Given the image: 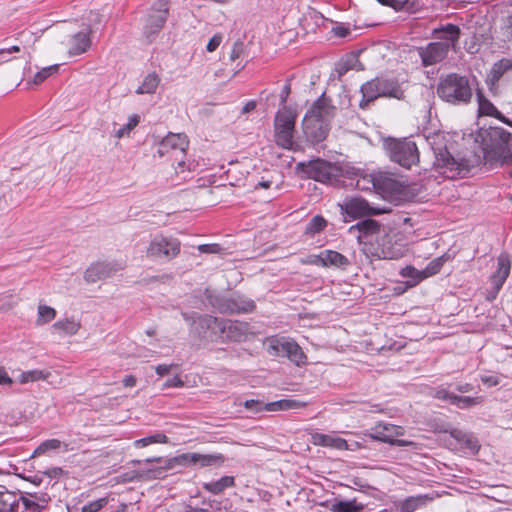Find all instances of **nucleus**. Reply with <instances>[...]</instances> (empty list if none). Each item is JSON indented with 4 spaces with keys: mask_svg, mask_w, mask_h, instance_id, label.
<instances>
[{
    "mask_svg": "<svg viewBox=\"0 0 512 512\" xmlns=\"http://www.w3.org/2000/svg\"><path fill=\"white\" fill-rule=\"evenodd\" d=\"M157 461L161 465L151 468H142L140 474L150 479H159L165 476L168 470L176 466L198 465L200 467L212 466L224 461L221 454L183 453L170 459L163 460L161 457L147 459V463Z\"/></svg>",
    "mask_w": 512,
    "mask_h": 512,
    "instance_id": "1",
    "label": "nucleus"
},
{
    "mask_svg": "<svg viewBox=\"0 0 512 512\" xmlns=\"http://www.w3.org/2000/svg\"><path fill=\"white\" fill-rule=\"evenodd\" d=\"M194 324L210 331L215 337L236 342L245 340L250 334V326L246 322L218 319L210 315L199 316Z\"/></svg>",
    "mask_w": 512,
    "mask_h": 512,
    "instance_id": "2",
    "label": "nucleus"
},
{
    "mask_svg": "<svg viewBox=\"0 0 512 512\" xmlns=\"http://www.w3.org/2000/svg\"><path fill=\"white\" fill-rule=\"evenodd\" d=\"M429 144L434 152L435 161L433 170L446 179H454L465 170V165L451 156L446 146V135L443 132L436 133L429 138Z\"/></svg>",
    "mask_w": 512,
    "mask_h": 512,
    "instance_id": "3",
    "label": "nucleus"
},
{
    "mask_svg": "<svg viewBox=\"0 0 512 512\" xmlns=\"http://www.w3.org/2000/svg\"><path fill=\"white\" fill-rule=\"evenodd\" d=\"M437 94L447 103L463 104L470 101L472 89L465 76L452 73L440 78Z\"/></svg>",
    "mask_w": 512,
    "mask_h": 512,
    "instance_id": "4",
    "label": "nucleus"
},
{
    "mask_svg": "<svg viewBox=\"0 0 512 512\" xmlns=\"http://www.w3.org/2000/svg\"><path fill=\"white\" fill-rule=\"evenodd\" d=\"M362 99L359 106L365 109L368 104L377 98L388 97L401 99L403 90L397 80L385 77H377L367 81L361 86Z\"/></svg>",
    "mask_w": 512,
    "mask_h": 512,
    "instance_id": "5",
    "label": "nucleus"
},
{
    "mask_svg": "<svg viewBox=\"0 0 512 512\" xmlns=\"http://www.w3.org/2000/svg\"><path fill=\"white\" fill-rule=\"evenodd\" d=\"M296 118V113L285 105L276 113L274 120V136L278 146L287 150L297 149L298 145L294 142Z\"/></svg>",
    "mask_w": 512,
    "mask_h": 512,
    "instance_id": "6",
    "label": "nucleus"
},
{
    "mask_svg": "<svg viewBox=\"0 0 512 512\" xmlns=\"http://www.w3.org/2000/svg\"><path fill=\"white\" fill-rule=\"evenodd\" d=\"M266 349L270 355L287 357L297 366L306 363V355L302 348L290 338L270 337L266 340Z\"/></svg>",
    "mask_w": 512,
    "mask_h": 512,
    "instance_id": "7",
    "label": "nucleus"
},
{
    "mask_svg": "<svg viewBox=\"0 0 512 512\" xmlns=\"http://www.w3.org/2000/svg\"><path fill=\"white\" fill-rule=\"evenodd\" d=\"M297 170L304 176L322 183L330 182L340 175L337 165L319 158L298 163Z\"/></svg>",
    "mask_w": 512,
    "mask_h": 512,
    "instance_id": "8",
    "label": "nucleus"
},
{
    "mask_svg": "<svg viewBox=\"0 0 512 512\" xmlns=\"http://www.w3.org/2000/svg\"><path fill=\"white\" fill-rule=\"evenodd\" d=\"M387 150L392 161L405 168H411L419 162V151L414 141L410 139L391 140Z\"/></svg>",
    "mask_w": 512,
    "mask_h": 512,
    "instance_id": "9",
    "label": "nucleus"
},
{
    "mask_svg": "<svg viewBox=\"0 0 512 512\" xmlns=\"http://www.w3.org/2000/svg\"><path fill=\"white\" fill-rule=\"evenodd\" d=\"M404 434L405 430L401 426H397L391 423L379 422L370 429L367 435L373 440L391 445L401 447H415L416 443L413 441L397 439Z\"/></svg>",
    "mask_w": 512,
    "mask_h": 512,
    "instance_id": "10",
    "label": "nucleus"
},
{
    "mask_svg": "<svg viewBox=\"0 0 512 512\" xmlns=\"http://www.w3.org/2000/svg\"><path fill=\"white\" fill-rule=\"evenodd\" d=\"M181 249V243L173 237L156 235L150 242L146 254L150 258L171 260L175 258Z\"/></svg>",
    "mask_w": 512,
    "mask_h": 512,
    "instance_id": "11",
    "label": "nucleus"
},
{
    "mask_svg": "<svg viewBox=\"0 0 512 512\" xmlns=\"http://www.w3.org/2000/svg\"><path fill=\"white\" fill-rule=\"evenodd\" d=\"M189 147V140L183 133H169L158 144L157 154L164 157L171 154L174 156H185Z\"/></svg>",
    "mask_w": 512,
    "mask_h": 512,
    "instance_id": "12",
    "label": "nucleus"
},
{
    "mask_svg": "<svg viewBox=\"0 0 512 512\" xmlns=\"http://www.w3.org/2000/svg\"><path fill=\"white\" fill-rule=\"evenodd\" d=\"M168 17L167 2L160 0L152 8L144 24V35L151 41L163 28Z\"/></svg>",
    "mask_w": 512,
    "mask_h": 512,
    "instance_id": "13",
    "label": "nucleus"
},
{
    "mask_svg": "<svg viewBox=\"0 0 512 512\" xmlns=\"http://www.w3.org/2000/svg\"><path fill=\"white\" fill-rule=\"evenodd\" d=\"M124 265L117 261H98L92 263L84 273L87 283H95L115 275L121 271Z\"/></svg>",
    "mask_w": 512,
    "mask_h": 512,
    "instance_id": "14",
    "label": "nucleus"
},
{
    "mask_svg": "<svg viewBox=\"0 0 512 512\" xmlns=\"http://www.w3.org/2000/svg\"><path fill=\"white\" fill-rule=\"evenodd\" d=\"M510 269L511 260L509 255L506 253L500 254L497 258V269L490 276L492 290L488 292V295L486 297L487 300L492 301L497 297L499 291L501 290L502 286L504 285L506 279L510 274Z\"/></svg>",
    "mask_w": 512,
    "mask_h": 512,
    "instance_id": "15",
    "label": "nucleus"
},
{
    "mask_svg": "<svg viewBox=\"0 0 512 512\" xmlns=\"http://www.w3.org/2000/svg\"><path fill=\"white\" fill-rule=\"evenodd\" d=\"M302 127L307 141L317 144L327 137L330 126L319 122L313 116H304Z\"/></svg>",
    "mask_w": 512,
    "mask_h": 512,
    "instance_id": "16",
    "label": "nucleus"
},
{
    "mask_svg": "<svg viewBox=\"0 0 512 512\" xmlns=\"http://www.w3.org/2000/svg\"><path fill=\"white\" fill-rule=\"evenodd\" d=\"M449 51L447 44L435 41L425 47L419 48V56L424 66H431L441 62Z\"/></svg>",
    "mask_w": 512,
    "mask_h": 512,
    "instance_id": "17",
    "label": "nucleus"
},
{
    "mask_svg": "<svg viewBox=\"0 0 512 512\" xmlns=\"http://www.w3.org/2000/svg\"><path fill=\"white\" fill-rule=\"evenodd\" d=\"M334 113L335 107L331 104V100L323 94L313 103L305 116H313L319 122L329 125Z\"/></svg>",
    "mask_w": 512,
    "mask_h": 512,
    "instance_id": "18",
    "label": "nucleus"
},
{
    "mask_svg": "<svg viewBox=\"0 0 512 512\" xmlns=\"http://www.w3.org/2000/svg\"><path fill=\"white\" fill-rule=\"evenodd\" d=\"M433 35L437 42L447 44L448 50L455 49L460 37V28L450 23L441 25L433 30Z\"/></svg>",
    "mask_w": 512,
    "mask_h": 512,
    "instance_id": "19",
    "label": "nucleus"
},
{
    "mask_svg": "<svg viewBox=\"0 0 512 512\" xmlns=\"http://www.w3.org/2000/svg\"><path fill=\"white\" fill-rule=\"evenodd\" d=\"M341 209L352 218H359L377 212L370 207L369 203L363 198H351L344 202Z\"/></svg>",
    "mask_w": 512,
    "mask_h": 512,
    "instance_id": "20",
    "label": "nucleus"
},
{
    "mask_svg": "<svg viewBox=\"0 0 512 512\" xmlns=\"http://www.w3.org/2000/svg\"><path fill=\"white\" fill-rule=\"evenodd\" d=\"M373 186L390 198H398L403 191V185L399 181L383 175L373 179Z\"/></svg>",
    "mask_w": 512,
    "mask_h": 512,
    "instance_id": "21",
    "label": "nucleus"
},
{
    "mask_svg": "<svg viewBox=\"0 0 512 512\" xmlns=\"http://www.w3.org/2000/svg\"><path fill=\"white\" fill-rule=\"evenodd\" d=\"M358 231L357 238L360 242L371 243L373 237L380 232V225L373 219H366L350 227V232Z\"/></svg>",
    "mask_w": 512,
    "mask_h": 512,
    "instance_id": "22",
    "label": "nucleus"
},
{
    "mask_svg": "<svg viewBox=\"0 0 512 512\" xmlns=\"http://www.w3.org/2000/svg\"><path fill=\"white\" fill-rule=\"evenodd\" d=\"M450 435L465 452L472 455L478 453L480 444L478 439L472 433L464 432L459 429H452Z\"/></svg>",
    "mask_w": 512,
    "mask_h": 512,
    "instance_id": "23",
    "label": "nucleus"
},
{
    "mask_svg": "<svg viewBox=\"0 0 512 512\" xmlns=\"http://www.w3.org/2000/svg\"><path fill=\"white\" fill-rule=\"evenodd\" d=\"M315 265L334 266L338 268H345L349 265V260L346 256L333 250H324L319 255L315 256L312 261Z\"/></svg>",
    "mask_w": 512,
    "mask_h": 512,
    "instance_id": "24",
    "label": "nucleus"
},
{
    "mask_svg": "<svg viewBox=\"0 0 512 512\" xmlns=\"http://www.w3.org/2000/svg\"><path fill=\"white\" fill-rule=\"evenodd\" d=\"M91 30L87 28L72 35L68 42V52L70 55H80L85 53L91 46Z\"/></svg>",
    "mask_w": 512,
    "mask_h": 512,
    "instance_id": "25",
    "label": "nucleus"
},
{
    "mask_svg": "<svg viewBox=\"0 0 512 512\" xmlns=\"http://www.w3.org/2000/svg\"><path fill=\"white\" fill-rule=\"evenodd\" d=\"M311 441L314 445L328 447L336 450L343 451L347 448V440L331 433H313Z\"/></svg>",
    "mask_w": 512,
    "mask_h": 512,
    "instance_id": "26",
    "label": "nucleus"
},
{
    "mask_svg": "<svg viewBox=\"0 0 512 512\" xmlns=\"http://www.w3.org/2000/svg\"><path fill=\"white\" fill-rule=\"evenodd\" d=\"M478 112L480 115L491 116L499 119L503 123L512 126L511 122L505 118L498 109L481 92L477 93Z\"/></svg>",
    "mask_w": 512,
    "mask_h": 512,
    "instance_id": "27",
    "label": "nucleus"
},
{
    "mask_svg": "<svg viewBox=\"0 0 512 512\" xmlns=\"http://www.w3.org/2000/svg\"><path fill=\"white\" fill-rule=\"evenodd\" d=\"M331 512H363L365 505L355 498L350 500L334 499L326 504Z\"/></svg>",
    "mask_w": 512,
    "mask_h": 512,
    "instance_id": "28",
    "label": "nucleus"
},
{
    "mask_svg": "<svg viewBox=\"0 0 512 512\" xmlns=\"http://www.w3.org/2000/svg\"><path fill=\"white\" fill-rule=\"evenodd\" d=\"M81 327L80 322L74 319H64L55 322L52 325L53 333L60 337L75 335Z\"/></svg>",
    "mask_w": 512,
    "mask_h": 512,
    "instance_id": "29",
    "label": "nucleus"
},
{
    "mask_svg": "<svg viewBox=\"0 0 512 512\" xmlns=\"http://www.w3.org/2000/svg\"><path fill=\"white\" fill-rule=\"evenodd\" d=\"M49 498L45 494H28L21 497L22 505L26 511L41 512L47 505Z\"/></svg>",
    "mask_w": 512,
    "mask_h": 512,
    "instance_id": "30",
    "label": "nucleus"
},
{
    "mask_svg": "<svg viewBox=\"0 0 512 512\" xmlns=\"http://www.w3.org/2000/svg\"><path fill=\"white\" fill-rule=\"evenodd\" d=\"M234 485H235L234 477L223 476L222 478H220L216 481L203 483V488L206 491L217 495V494L222 493L225 489L233 487Z\"/></svg>",
    "mask_w": 512,
    "mask_h": 512,
    "instance_id": "31",
    "label": "nucleus"
},
{
    "mask_svg": "<svg viewBox=\"0 0 512 512\" xmlns=\"http://www.w3.org/2000/svg\"><path fill=\"white\" fill-rule=\"evenodd\" d=\"M430 500L432 498L427 494L408 497L400 505L399 512H414L418 508L425 506Z\"/></svg>",
    "mask_w": 512,
    "mask_h": 512,
    "instance_id": "32",
    "label": "nucleus"
},
{
    "mask_svg": "<svg viewBox=\"0 0 512 512\" xmlns=\"http://www.w3.org/2000/svg\"><path fill=\"white\" fill-rule=\"evenodd\" d=\"M305 404L293 399H281L274 402H269L264 405L265 411H286L291 409H298Z\"/></svg>",
    "mask_w": 512,
    "mask_h": 512,
    "instance_id": "33",
    "label": "nucleus"
},
{
    "mask_svg": "<svg viewBox=\"0 0 512 512\" xmlns=\"http://www.w3.org/2000/svg\"><path fill=\"white\" fill-rule=\"evenodd\" d=\"M512 69V60L502 59L495 63L490 71L489 80L491 84H495L509 70Z\"/></svg>",
    "mask_w": 512,
    "mask_h": 512,
    "instance_id": "34",
    "label": "nucleus"
},
{
    "mask_svg": "<svg viewBox=\"0 0 512 512\" xmlns=\"http://www.w3.org/2000/svg\"><path fill=\"white\" fill-rule=\"evenodd\" d=\"M488 135L498 150H504L511 138V134L503 128H494Z\"/></svg>",
    "mask_w": 512,
    "mask_h": 512,
    "instance_id": "35",
    "label": "nucleus"
},
{
    "mask_svg": "<svg viewBox=\"0 0 512 512\" xmlns=\"http://www.w3.org/2000/svg\"><path fill=\"white\" fill-rule=\"evenodd\" d=\"M483 400L484 398L482 396L471 397L455 395V397H453V405L459 409H469L481 404Z\"/></svg>",
    "mask_w": 512,
    "mask_h": 512,
    "instance_id": "36",
    "label": "nucleus"
},
{
    "mask_svg": "<svg viewBox=\"0 0 512 512\" xmlns=\"http://www.w3.org/2000/svg\"><path fill=\"white\" fill-rule=\"evenodd\" d=\"M159 78L155 73L148 74L142 84L138 87V94H151L154 93L158 87Z\"/></svg>",
    "mask_w": 512,
    "mask_h": 512,
    "instance_id": "37",
    "label": "nucleus"
},
{
    "mask_svg": "<svg viewBox=\"0 0 512 512\" xmlns=\"http://www.w3.org/2000/svg\"><path fill=\"white\" fill-rule=\"evenodd\" d=\"M447 260V257L445 255H442L440 257H437L433 259L426 267L425 269L421 270L422 278H428L430 276H433L437 274L440 269L442 268L443 264Z\"/></svg>",
    "mask_w": 512,
    "mask_h": 512,
    "instance_id": "38",
    "label": "nucleus"
},
{
    "mask_svg": "<svg viewBox=\"0 0 512 512\" xmlns=\"http://www.w3.org/2000/svg\"><path fill=\"white\" fill-rule=\"evenodd\" d=\"M58 71H59L58 64L44 67L33 76L31 82L35 85H39V84L43 83L45 80H47L49 77L57 74Z\"/></svg>",
    "mask_w": 512,
    "mask_h": 512,
    "instance_id": "39",
    "label": "nucleus"
},
{
    "mask_svg": "<svg viewBox=\"0 0 512 512\" xmlns=\"http://www.w3.org/2000/svg\"><path fill=\"white\" fill-rule=\"evenodd\" d=\"M327 226V221L320 215L314 216L310 222L307 224L305 229V234L307 235H315L321 231H323Z\"/></svg>",
    "mask_w": 512,
    "mask_h": 512,
    "instance_id": "40",
    "label": "nucleus"
},
{
    "mask_svg": "<svg viewBox=\"0 0 512 512\" xmlns=\"http://www.w3.org/2000/svg\"><path fill=\"white\" fill-rule=\"evenodd\" d=\"M168 442V437L163 433H156L141 439H138L134 442V446L137 448L146 447L148 445L154 443H162L165 444Z\"/></svg>",
    "mask_w": 512,
    "mask_h": 512,
    "instance_id": "41",
    "label": "nucleus"
},
{
    "mask_svg": "<svg viewBox=\"0 0 512 512\" xmlns=\"http://www.w3.org/2000/svg\"><path fill=\"white\" fill-rule=\"evenodd\" d=\"M56 316V311L54 308L47 305H39L38 307V317L36 320L37 325H43L52 321Z\"/></svg>",
    "mask_w": 512,
    "mask_h": 512,
    "instance_id": "42",
    "label": "nucleus"
},
{
    "mask_svg": "<svg viewBox=\"0 0 512 512\" xmlns=\"http://www.w3.org/2000/svg\"><path fill=\"white\" fill-rule=\"evenodd\" d=\"M405 253V249L402 246H392L389 243L383 244L381 249L382 257L385 259H399Z\"/></svg>",
    "mask_w": 512,
    "mask_h": 512,
    "instance_id": "43",
    "label": "nucleus"
},
{
    "mask_svg": "<svg viewBox=\"0 0 512 512\" xmlns=\"http://www.w3.org/2000/svg\"><path fill=\"white\" fill-rule=\"evenodd\" d=\"M47 376H48V373H45L42 370L25 371V372L20 374L19 382L21 384H26V383L38 381V380H41V379H46Z\"/></svg>",
    "mask_w": 512,
    "mask_h": 512,
    "instance_id": "44",
    "label": "nucleus"
},
{
    "mask_svg": "<svg viewBox=\"0 0 512 512\" xmlns=\"http://www.w3.org/2000/svg\"><path fill=\"white\" fill-rule=\"evenodd\" d=\"M254 307H255V305L252 300L239 296V297H236L235 299H233V307L231 308V310L233 312H237V313L249 312V311H252L254 309Z\"/></svg>",
    "mask_w": 512,
    "mask_h": 512,
    "instance_id": "45",
    "label": "nucleus"
},
{
    "mask_svg": "<svg viewBox=\"0 0 512 512\" xmlns=\"http://www.w3.org/2000/svg\"><path fill=\"white\" fill-rule=\"evenodd\" d=\"M139 123V116L133 115L128 119L127 124L120 127L115 131L114 136L118 139H121L125 135L129 134L131 130H133L137 124Z\"/></svg>",
    "mask_w": 512,
    "mask_h": 512,
    "instance_id": "46",
    "label": "nucleus"
},
{
    "mask_svg": "<svg viewBox=\"0 0 512 512\" xmlns=\"http://www.w3.org/2000/svg\"><path fill=\"white\" fill-rule=\"evenodd\" d=\"M109 502L108 497L99 498L83 505L80 510L81 512H99Z\"/></svg>",
    "mask_w": 512,
    "mask_h": 512,
    "instance_id": "47",
    "label": "nucleus"
},
{
    "mask_svg": "<svg viewBox=\"0 0 512 512\" xmlns=\"http://www.w3.org/2000/svg\"><path fill=\"white\" fill-rule=\"evenodd\" d=\"M400 274L403 277L412 278L413 279L412 285H416L420 281L425 279V278H422L421 270H417L413 266H406V267L402 268Z\"/></svg>",
    "mask_w": 512,
    "mask_h": 512,
    "instance_id": "48",
    "label": "nucleus"
},
{
    "mask_svg": "<svg viewBox=\"0 0 512 512\" xmlns=\"http://www.w3.org/2000/svg\"><path fill=\"white\" fill-rule=\"evenodd\" d=\"M61 442L58 439H49L42 442L35 450V454H43L48 450H56L60 448Z\"/></svg>",
    "mask_w": 512,
    "mask_h": 512,
    "instance_id": "49",
    "label": "nucleus"
},
{
    "mask_svg": "<svg viewBox=\"0 0 512 512\" xmlns=\"http://www.w3.org/2000/svg\"><path fill=\"white\" fill-rule=\"evenodd\" d=\"M456 394L453 392H450L447 388L439 387L435 389L433 392V396L439 400L448 401L450 404L453 405V397H455Z\"/></svg>",
    "mask_w": 512,
    "mask_h": 512,
    "instance_id": "50",
    "label": "nucleus"
},
{
    "mask_svg": "<svg viewBox=\"0 0 512 512\" xmlns=\"http://www.w3.org/2000/svg\"><path fill=\"white\" fill-rule=\"evenodd\" d=\"M264 405L265 404H263L262 402H260L258 400H254V399L246 400L244 402V407L246 409L252 410L254 412H260V411L265 410Z\"/></svg>",
    "mask_w": 512,
    "mask_h": 512,
    "instance_id": "51",
    "label": "nucleus"
},
{
    "mask_svg": "<svg viewBox=\"0 0 512 512\" xmlns=\"http://www.w3.org/2000/svg\"><path fill=\"white\" fill-rule=\"evenodd\" d=\"M222 42V35L215 34L207 43L206 49L208 52L215 51Z\"/></svg>",
    "mask_w": 512,
    "mask_h": 512,
    "instance_id": "52",
    "label": "nucleus"
},
{
    "mask_svg": "<svg viewBox=\"0 0 512 512\" xmlns=\"http://www.w3.org/2000/svg\"><path fill=\"white\" fill-rule=\"evenodd\" d=\"M174 159L177 162L176 166L174 167L175 172L177 174L183 173L186 170H190V163H187L183 158H179V156H177V159H176V156H174Z\"/></svg>",
    "mask_w": 512,
    "mask_h": 512,
    "instance_id": "53",
    "label": "nucleus"
},
{
    "mask_svg": "<svg viewBox=\"0 0 512 512\" xmlns=\"http://www.w3.org/2000/svg\"><path fill=\"white\" fill-rule=\"evenodd\" d=\"M482 383L488 387L497 386L499 384V378L494 375H481Z\"/></svg>",
    "mask_w": 512,
    "mask_h": 512,
    "instance_id": "54",
    "label": "nucleus"
},
{
    "mask_svg": "<svg viewBox=\"0 0 512 512\" xmlns=\"http://www.w3.org/2000/svg\"><path fill=\"white\" fill-rule=\"evenodd\" d=\"M198 250L202 253H217L220 247L217 244H203L198 247Z\"/></svg>",
    "mask_w": 512,
    "mask_h": 512,
    "instance_id": "55",
    "label": "nucleus"
},
{
    "mask_svg": "<svg viewBox=\"0 0 512 512\" xmlns=\"http://www.w3.org/2000/svg\"><path fill=\"white\" fill-rule=\"evenodd\" d=\"M242 47H243L242 42L234 43L232 51L230 53L231 60H235V59L239 58L240 54L242 53Z\"/></svg>",
    "mask_w": 512,
    "mask_h": 512,
    "instance_id": "56",
    "label": "nucleus"
},
{
    "mask_svg": "<svg viewBox=\"0 0 512 512\" xmlns=\"http://www.w3.org/2000/svg\"><path fill=\"white\" fill-rule=\"evenodd\" d=\"M12 382L7 371L3 367H0V385H10Z\"/></svg>",
    "mask_w": 512,
    "mask_h": 512,
    "instance_id": "57",
    "label": "nucleus"
},
{
    "mask_svg": "<svg viewBox=\"0 0 512 512\" xmlns=\"http://www.w3.org/2000/svg\"><path fill=\"white\" fill-rule=\"evenodd\" d=\"M0 512H14V507L0 496Z\"/></svg>",
    "mask_w": 512,
    "mask_h": 512,
    "instance_id": "58",
    "label": "nucleus"
},
{
    "mask_svg": "<svg viewBox=\"0 0 512 512\" xmlns=\"http://www.w3.org/2000/svg\"><path fill=\"white\" fill-rule=\"evenodd\" d=\"M165 387H181L183 386V382L178 377H173L171 379H168L165 384Z\"/></svg>",
    "mask_w": 512,
    "mask_h": 512,
    "instance_id": "59",
    "label": "nucleus"
},
{
    "mask_svg": "<svg viewBox=\"0 0 512 512\" xmlns=\"http://www.w3.org/2000/svg\"><path fill=\"white\" fill-rule=\"evenodd\" d=\"M171 365L161 364L156 367V373L160 376H164L169 373Z\"/></svg>",
    "mask_w": 512,
    "mask_h": 512,
    "instance_id": "60",
    "label": "nucleus"
},
{
    "mask_svg": "<svg viewBox=\"0 0 512 512\" xmlns=\"http://www.w3.org/2000/svg\"><path fill=\"white\" fill-rule=\"evenodd\" d=\"M20 50L21 49L18 45H14L9 48H2V49H0V56H4L6 54H11V53H17V52H20Z\"/></svg>",
    "mask_w": 512,
    "mask_h": 512,
    "instance_id": "61",
    "label": "nucleus"
},
{
    "mask_svg": "<svg viewBox=\"0 0 512 512\" xmlns=\"http://www.w3.org/2000/svg\"><path fill=\"white\" fill-rule=\"evenodd\" d=\"M123 385L125 387H134L136 385V378L132 375H127L123 379Z\"/></svg>",
    "mask_w": 512,
    "mask_h": 512,
    "instance_id": "62",
    "label": "nucleus"
},
{
    "mask_svg": "<svg viewBox=\"0 0 512 512\" xmlns=\"http://www.w3.org/2000/svg\"><path fill=\"white\" fill-rule=\"evenodd\" d=\"M472 389L473 386L469 383L459 384L456 386V390L459 391L460 393H467L472 391Z\"/></svg>",
    "mask_w": 512,
    "mask_h": 512,
    "instance_id": "63",
    "label": "nucleus"
},
{
    "mask_svg": "<svg viewBox=\"0 0 512 512\" xmlns=\"http://www.w3.org/2000/svg\"><path fill=\"white\" fill-rule=\"evenodd\" d=\"M289 93H290V85H285L282 92H281V95H280V99H281V104H285V102L287 101V98L289 96Z\"/></svg>",
    "mask_w": 512,
    "mask_h": 512,
    "instance_id": "64",
    "label": "nucleus"
}]
</instances>
